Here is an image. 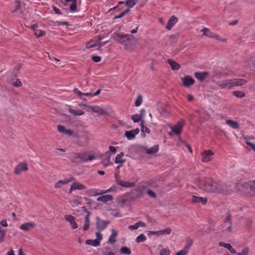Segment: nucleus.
Returning <instances> with one entry per match:
<instances>
[{
    "label": "nucleus",
    "mask_w": 255,
    "mask_h": 255,
    "mask_svg": "<svg viewBox=\"0 0 255 255\" xmlns=\"http://www.w3.org/2000/svg\"><path fill=\"white\" fill-rule=\"evenodd\" d=\"M195 182L200 189L207 192L221 193L223 190L224 185L221 182L215 181L209 178L199 177Z\"/></svg>",
    "instance_id": "nucleus-1"
},
{
    "label": "nucleus",
    "mask_w": 255,
    "mask_h": 255,
    "mask_svg": "<svg viewBox=\"0 0 255 255\" xmlns=\"http://www.w3.org/2000/svg\"><path fill=\"white\" fill-rule=\"evenodd\" d=\"M112 38L119 43L123 44L127 50H130L134 41V37L131 34H125L123 33L114 32Z\"/></svg>",
    "instance_id": "nucleus-2"
},
{
    "label": "nucleus",
    "mask_w": 255,
    "mask_h": 255,
    "mask_svg": "<svg viewBox=\"0 0 255 255\" xmlns=\"http://www.w3.org/2000/svg\"><path fill=\"white\" fill-rule=\"evenodd\" d=\"M247 81L244 79L234 78L232 79L220 80L218 81L216 84L221 89H230L234 87L245 85Z\"/></svg>",
    "instance_id": "nucleus-3"
},
{
    "label": "nucleus",
    "mask_w": 255,
    "mask_h": 255,
    "mask_svg": "<svg viewBox=\"0 0 255 255\" xmlns=\"http://www.w3.org/2000/svg\"><path fill=\"white\" fill-rule=\"evenodd\" d=\"M73 155L75 158H79L83 162L92 161L97 159V157L96 152L94 151H90L82 154L75 153H74Z\"/></svg>",
    "instance_id": "nucleus-4"
},
{
    "label": "nucleus",
    "mask_w": 255,
    "mask_h": 255,
    "mask_svg": "<svg viewBox=\"0 0 255 255\" xmlns=\"http://www.w3.org/2000/svg\"><path fill=\"white\" fill-rule=\"evenodd\" d=\"M231 220V216L230 215L228 216L225 223L222 225L219 229L222 230L224 235H228L232 231Z\"/></svg>",
    "instance_id": "nucleus-5"
},
{
    "label": "nucleus",
    "mask_w": 255,
    "mask_h": 255,
    "mask_svg": "<svg viewBox=\"0 0 255 255\" xmlns=\"http://www.w3.org/2000/svg\"><path fill=\"white\" fill-rule=\"evenodd\" d=\"M201 31L203 32V35L211 38H215L218 40L225 42L226 41V39H222L220 38V36L217 34H215L213 32H212L208 28L204 27L201 30Z\"/></svg>",
    "instance_id": "nucleus-6"
},
{
    "label": "nucleus",
    "mask_w": 255,
    "mask_h": 255,
    "mask_svg": "<svg viewBox=\"0 0 255 255\" xmlns=\"http://www.w3.org/2000/svg\"><path fill=\"white\" fill-rule=\"evenodd\" d=\"M115 180L116 183L120 186L125 188H131L135 186L134 182H129L125 181L120 179L119 176L115 174Z\"/></svg>",
    "instance_id": "nucleus-7"
},
{
    "label": "nucleus",
    "mask_w": 255,
    "mask_h": 255,
    "mask_svg": "<svg viewBox=\"0 0 255 255\" xmlns=\"http://www.w3.org/2000/svg\"><path fill=\"white\" fill-rule=\"evenodd\" d=\"M109 223V221L102 220L98 217L96 218V226L97 229L99 231H103L105 229Z\"/></svg>",
    "instance_id": "nucleus-8"
},
{
    "label": "nucleus",
    "mask_w": 255,
    "mask_h": 255,
    "mask_svg": "<svg viewBox=\"0 0 255 255\" xmlns=\"http://www.w3.org/2000/svg\"><path fill=\"white\" fill-rule=\"evenodd\" d=\"M139 132V129L136 128L134 129L126 131L125 132V137L129 140L133 139L136 135H137Z\"/></svg>",
    "instance_id": "nucleus-9"
},
{
    "label": "nucleus",
    "mask_w": 255,
    "mask_h": 255,
    "mask_svg": "<svg viewBox=\"0 0 255 255\" xmlns=\"http://www.w3.org/2000/svg\"><path fill=\"white\" fill-rule=\"evenodd\" d=\"M64 218L69 223L72 229H76L78 228V225L74 216L71 215H66L64 216Z\"/></svg>",
    "instance_id": "nucleus-10"
},
{
    "label": "nucleus",
    "mask_w": 255,
    "mask_h": 255,
    "mask_svg": "<svg viewBox=\"0 0 255 255\" xmlns=\"http://www.w3.org/2000/svg\"><path fill=\"white\" fill-rule=\"evenodd\" d=\"M191 202L192 204L200 203L204 205L207 202V198L193 195L192 196Z\"/></svg>",
    "instance_id": "nucleus-11"
},
{
    "label": "nucleus",
    "mask_w": 255,
    "mask_h": 255,
    "mask_svg": "<svg viewBox=\"0 0 255 255\" xmlns=\"http://www.w3.org/2000/svg\"><path fill=\"white\" fill-rule=\"evenodd\" d=\"M213 152L210 150H205L202 154V161L207 162L212 160Z\"/></svg>",
    "instance_id": "nucleus-12"
},
{
    "label": "nucleus",
    "mask_w": 255,
    "mask_h": 255,
    "mask_svg": "<svg viewBox=\"0 0 255 255\" xmlns=\"http://www.w3.org/2000/svg\"><path fill=\"white\" fill-rule=\"evenodd\" d=\"M183 125L184 122L183 121H181L179 122L175 126L170 127L171 131L173 132L175 134L179 135L180 134L182 131V128H183Z\"/></svg>",
    "instance_id": "nucleus-13"
},
{
    "label": "nucleus",
    "mask_w": 255,
    "mask_h": 255,
    "mask_svg": "<svg viewBox=\"0 0 255 255\" xmlns=\"http://www.w3.org/2000/svg\"><path fill=\"white\" fill-rule=\"evenodd\" d=\"M27 170V164L25 162H21L18 164L14 169V173L16 174H20L22 171Z\"/></svg>",
    "instance_id": "nucleus-14"
},
{
    "label": "nucleus",
    "mask_w": 255,
    "mask_h": 255,
    "mask_svg": "<svg viewBox=\"0 0 255 255\" xmlns=\"http://www.w3.org/2000/svg\"><path fill=\"white\" fill-rule=\"evenodd\" d=\"M182 81L184 86L186 87L193 85L195 82L194 80L189 76H186L182 78Z\"/></svg>",
    "instance_id": "nucleus-15"
},
{
    "label": "nucleus",
    "mask_w": 255,
    "mask_h": 255,
    "mask_svg": "<svg viewBox=\"0 0 255 255\" xmlns=\"http://www.w3.org/2000/svg\"><path fill=\"white\" fill-rule=\"evenodd\" d=\"M124 155V153L123 152H121L119 154H117L115 157V163L116 164H119V166H122L126 161V159L123 158Z\"/></svg>",
    "instance_id": "nucleus-16"
},
{
    "label": "nucleus",
    "mask_w": 255,
    "mask_h": 255,
    "mask_svg": "<svg viewBox=\"0 0 255 255\" xmlns=\"http://www.w3.org/2000/svg\"><path fill=\"white\" fill-rule=\"evenodd\" d=\"M75 180L74 177H71L69 178L64 179V180H59L55 183L54 187L55 188H60L63 185L66 184Z\"/></svg>",
    "instance_id": "nucleus-17"
},
{
    "label": "nucleus",
    "mask_w": 255,
    "mask_h": 255,
    "mask_svg": "<svg viewBox=\"0 0 255 255\" xmlns=\"http://www.w3.org/2000/svg\"><path fill=\"white\" fill-rule=\"evenodd\" d=\"M178 19L177 18L174 16L172 15L168 20V22L167 25L166 26V28L170 30L173 26L177 22Z\"/></svg>",
    "instance_id": "nucleus-18"
},
{
    "label": "nucleus",
    "mask_w": 255,
    "mask_h": 255,
    "mask_svg": "<svg viewBox=\"0 0 255 255\" xmlns=\"http://www.w3.org/2000/svg\"><path fill=\"white\" fill-rule=\"evenodd\" d=\"M85 189L86 186L83 184L79 182H74L71 186L69 189V192L71 193L73 191L75 190H83Z\"/></svg>",
    "instance_id": "nucleus-19"
},
{
    "label": "nucleus",
    "mask_w": 255,
    "mask_h": 255,
    "mask_svg": "<svg viewBox=\"0 0 255 255\" xmlns=\"http://www.w3.org/2000/svg\"><path fill=\"white\" fill-rule=\"evenodd\" d=\"M86 194L89 196H96L103 194L102 190L98 189H91L87 190Z\"/></svg>",
    "instance_id": "nucleus-20"
},
{
    "label": "nucleus",
    "mask_w": 255,
    "mask_h": 255,
    "mask_svg": "<svg viewBox=\"0 0 255 255\" xmlns=\"http://www.w3.org/2000/svg\"><path fill=\"white\" fill-rule=\"evenodd\" d=\"M35 227V224L33 222H27V223L22 224L19 227V228L20 230H21L23 231H28L30 229L33 228Z\"/></svg>",
    "instance_id": "nucleus-21"
},
{
    "label": "nucleus",
    "mask_w": 255,
    "mask_h": 255,
    "mask_svg": "<svg viewBox=\"0 0 255 255\" xmlns=\"http://www.w3.org/2000/svg\"><path fill=\"white\" fill-rule=\"evenodd\" d=\"M57 129L59 132L69 136H71L73 134V132L71 130L66 129L64 126L61 125H58L57 126Z\"/></svg>",
    "instance_id": "nucleus-22"
},
{
    "label": "nucleus",
    "mask_w": 255,
    "mask_h": 255,
    "mask_svg": "<svg viewBox=\"0 0 255 255\" xmlns=\"http://www.w3.org/2000/svg\"><path fill=\"white\" fill-rule=\"evenodd\" d=\"M113 198V196L111 195H105L98 197L97 200L98 201H101L103 203H106L112 200Z\"/></svg>",
    "instance_id": "nucleus-23"
},
{
    "label": "nucleus",
    "mask_w": 255,
    "mask_h": 255,
    "mask_svg": "<svg viewBox=\"0 0 255 255\" xmlns=\"http://www.w3.org/2000/svg\"><path fill=\"white\" fill-rule=\"evenodd\" d=\"M90 224V213H88L84 218V224L83 227V231H87L89 229Z\"/></svg>",
    "instance_id": "nucleus-24"
},
{
    "label": "nucleus",
    "mask_w": 255,
    "mask_h": 255,
    "mask_svg": "<svg viewBox=\"0 0 255 255\" xmlns=\"http://www.w3.org/2000/svg\"><path fill=\"white\" fill-rule=\"evenodd\" d=\"M119 148V147H115L113 146H110L109 147V150L106 151V155L107 157H109V159L111 158V155L112 154H115L117 151V149Z\"/></svg>",
    "instance_id": "nucleus-25"
},
{
    "label": "nucleus",
    "mask_w": 255,
    "mask_h": 255,
    "mask_svg": "<svg viewBox=\"0 0 255 255\" xmlns=\"http://www.w3.org/2000/svg\"><path fill=\"white\" fill-rule=\"evenodd\" d=\"M208 74V72H195L194 74V76L198 80L200 81H203L207 75Z\"/></svg>",
    "instance_id": "nucleus-26"
},
{
    "label": "nucleus",
    "mask_w": 255,
    "mask_h": 255,
    "mask_svg": "<svg viewBox=\"0 0 255 255\" xmlns=\"http://www.w3.org/2000/svg\"><path fill=\"white\" fill-rule=\"evenodd\" d=\"M226 123L230 127L234 129H238L239 128V124L234 121L231 120H227L226 121Z\"/></svg>",
    "instance_id": "nucleus-27"
},
{
    "label": "nucleus",
    "mask_w": 255,
    "mask_h": 255,
    "mask_svg": "<svg viewBox=\"0 0 255 255\" xmlns=\"http://www.w3.org/2000/svg\"><path fill=\"white\" fill-rule=\"evenodd\" d=\"M167 61L172 70H177L180 68V66L178 63L170 59H168Z\"/></svg>",
    "instance_id": "nucleus-28"
},
{
    "label": "nucleus",
    "mask_w": 255,
    "mask_h": 255,
    "mask_svg": "<svg viewBox=\"0 0 255 255\" xmlns=\"http://www.w3.org/2000/svg\"><path fill=\"white\" fill-rule=\"evenodd\" d=\"M112 234L109 238V242L111 244H114L116 241V237L118 235V233L114 229L111 230Z\"/></svg>",
    "instance_id": "nucleus-29"
},
{
    "label": "nucleus",
    "mask_w": 255,
    "mask_h": 255,
    "mask_svg": "<svg viewBox=\"0 0 255 255\" xmlns=\"http://www.w3.org/2000/svg\"><path fill=\"white\" fill-rule=\"evenodd\" d=\"M86 244L88 245H91L93 247H98L100 246V243H99L98 240H87L85 242Z\"/></svg>",
    "instance_id": "nucleus-30"
},
{
    "label": "nucleus",
    "mask_w": 255,
    "mask_h": 255,
    "mask_svg": "<svg viewBox=\"0 0 255 255\" xmlns=\"http://www.w3.org/2000/svg\"><path fill=\"white\" fill-rule=\"evenodd\" d=\"M120 253L121 254L124 255H130L131 254V251L129 248L127 247H123L121 248Z\"/></svg>",
    "instance_id": "nucleus-31"
},
{
    "label": "nucleus",
    "mask_w": 255,
    "mask_h": 255,
    "mask_svg": "<svg viewBox=\"0 0 255 255\" xmlns=\"http://www.w3.org/2000/svg\"><path fill=\"white\" fill-rule=\"evenodd\" d=\"M69 112L75 116H81L84 114V112L81 110L70 109Z\"/></svg>",
    "instance_id": "nucleus-32"
},
{
    "label": "nucleus",
    "mask_w": 255,
    "mask_h": 255,
    "mask_svg": "<svg viewBox=\"0 0 255 255\" xmlns=\"http://www.w3.org/2000/svg\"><path fill=\"white\" fill-rule=\"evenodd\" d=\"M159 150V147L157 145H155L152 147H150L147 150L148 154H152L156 153Z\"/></svg>",
    "instance_id": "nucleus-33"
},
{
    "label": "nucleus",
    "mask_w": 255,
    "mask_h": 255,
    "mask_svg": "<svg viewBox=\"0 0 255 255\" xmlns=\"http://www.w3.org/2000/svg\"><path fill=\"white\" fill-rule=\"evenodd\" d=\"M141 118V115L138 114L133 115L131 117V119L134 123H137L139 121L141 122L142 121Z\"/></svg>",
    "instance_id": "nucleus-34"
},
{
    "label": "nucleus",
    "mask_w": 255,
    "mask_h": 255,
    "mask_svg": "<svg viewBox=\"0 0 255 255\" xmlns=\"http://www.w3.org/2000/svg\"><path fill=\"white\" fill-rule=\"evenodd\" d=\"M136 2L137 0H127L125 2V4L129 8H131L135 5Z\"/></svg>",
    "instance_id": "nucleus-35"
},
{
    "label": "nucleus",
    "mask_w": 255,
    "mask_h": 255,
    "mask_svg": "<svg viewBox=\"0 0 255 255\" xmlns=\"http://www.w3.org/2000/svg\"><path fill=\"white\" fill-rule=\"evenodd\" d=\"M233 95L239 98H242L245 96V94L243 92L239 91L233 92Z\"/></svg>",
    "instance_id": "nucleus-36"
},
{
    "label": "nucleus",
    "mask_w": 255,
    "mask_h": 255,
    "mask_svg": "<svg viewBox=\"0 0 255 255\" xmlns=\"http://www.w3.org/2000/svg\"><path fill=\"white\" fill-rule=\"evenodd\" d=\"M142 97L140 95H138L134 103L135 107H139L142 104Z\"/></svg>",
    "instance_id": "nucleus-37"
},
{
    "label": "nucleus",
    "mask_w": 255,
    "mask_h": 255,
    "mask_svg": "<svg viewBox=\"0 0 255 255\" xmlns=\"http://www.w3.org/2000/svg\"><path fill=\"white\" fill-rule=\"evenodd\" d=\"M171 232V229L169 228H167L163 230H159V236L163 235H169Z\"/></svg>",
    "instance_id": "nucleus-38"
},
{
    "label": "nucleus",
    "mask_w": 255,
    "mask_h": 255,
    "mask_svg": "<svg viewBox=\"0 0 255 255\" xmlns=\"http://www.w3.org/2000/svg\"><path fill=\"white\" fill-rule=\"evenodd\" d=\"M143 121H141L140 122V126H141V132H144L146 133H150V130L148 128H147L146 127H144L143 126Z\"/></svg>",
    "instance_id": "nucleus-39"
},
{
    "label": "nucleus",
    "mask_w": 255,
    "mask_h": 255,
    "mask_svg": "<svg viewBox=\"0 0 255 255\" xmlns=\"http://www.w3.org/2000/svg\"><path fill=\"white\" fill-rule=\"evenodd\" d=\"M135 240L137 243L143 242L146 240V237L144 234H141L136 237Z\"/></svg>",
    "instance_id": "nucleus-40"
},
{
    "label": "nucleus",
    "mask_w": 255,
    "mask_h": 255,
    "mask_svg": "<svg viewBox=\"0 0 255 255\" xmlns=\"http://www.w3.org/2000/svg\"><path fill=\"white\" fill-rule=\"evenodd\" d=\"M5 236V230H3L0 226V243L3 242Z\"/></svg>",
    "instance_id": "nucleus-41"
},
{
    "label": "nucleus",
    "mask_w": 255,
    "mask_h": 255,
    "mask_svg": "<svg viewBox=\"0 0 255 255\" xmlns=\"http://www.w3.org/2000/svg\"><path fill=\"white\" fill-rule=\"evenodd\" d=\"M192 240L191 238H187L186 241V245L184 248L189 250L190 248L192 246Z\"/></svg>",
    "instance_id": "nucleus-42"
},
{
    "label": "nucleus",
    "mask_w": 255,
    "mask_h": 255,
    "mask_svg": "<svg viewBox=\"0 0 255 255\" xmlns=\"http://www.w3.org/2000/svg\"><path fill=\"white\" fill-rule=\"evenodd\" d=\"M35 35L37 37H40L45 34V32L40 29H37L34 32Z\"/></svg>",
    "instance_id": "nucleus-43"
},
{
    "label": "nucleus",
    "mask_w": 255,
    "mask_h": 255,
    "mask_svg": "<svg viewBox=\"0 0 255 255\" xmlns=\"http://www.w3.org/2000/svg\"><path fill=\"white\" fill-rule=\"evenodd\" d=\"M170 255V251L166 249V248H163L160 250L159 252V255Z\"/></svg>",
    "instance_id": "nucleus-44"
},
{
    "label": "nucleus",
    "mask_w": 255,
    "mask_h": 255,
    "mask_svg": "<svg viewBox=\"0 0 255 255\" xmlns=\"http://www.w3.org/2000/svg\"><path fill=\"white\" fill-rule=\"evenodd\" d=\"M189 250L184 248L182 250L177 252L175 255H187Z\"/></svg>",
    "instance_id": "nucleus-45"
},
{
    "label": "nucleus",
    "mask_w": 255,
    "mask_h": 255,
    "mask_svg": "<svg viewBox=\"0 0 255 255\" xmlns=\"http://www.w3.org/2000/svg\"><path fill=\"white\" fill-rule=\"evenodd\" d=\"M97 45V43L96 42L94 41H91L88 43L86 45V47L87 48H90L95 46H96Z\"/></svg>",
    "instance_id": "nucleus-46"
},
{
    "label": "nucleus",
    "mask_w": 255,
    "mask_h": 255,
    "mask_svg": "<svg viewBox=\"0 0 255 255\" xmlns=\"http://www.w3.org/2000/svg\"><path fill=\"white\" fill-rule=\"evenodd\" d=\"M225 248L227 249L231 254H236V251L230 244H228Z\"/></svg>",
    "instance_id": "nucleus-47"
},
{
    "label": "nucleus",
    "mask_w": 255,
    "mask_h": 255,
    "mask_svg": "<svg viewBox=\"0 0 255 255\" xmlns=\"http://www.w3.org/2000/svg\"><path fill=\"white\" fill-rule=\"evenodd\" d=\"M247 65L250 67H255V60H249L247 62Z\"/></svg>",
    "instance_id": "nucleus-48"
},
{
    "label": "nucleus",
    "mask_w": 255,
    "mask_h": 255,
    "mask_svg": "<svg viewBox=\"0 0 255 255\" xmlns=\"http://www.w3.org/2000/svg\"><path fill=\"white\" fill-rule=\"evenodd\" d=\"M110 159H109V157H107V159L103 160L102 161V163L105 167L108 166L110 164Z\"/></svg>",
    "instance_id": "nucleus-49"
},
{
    "label": "nucleus",
    "mask_w": 255,
    "mask_h": 255,
    "mask_svg": "<svg viewBox=\"0 0 255 255\" xmlns=\"http://www.w3.org/2000/svg\"><path fill=\"white\" fill-rule=\"evenodd\" d=\"M76 1L72 2L70 5V10L72 11H75L76 9Z\"/></svg>",
    "instance_id": "nucleus-50"
},
{
    "label": "nucleus",
    "mask_w": 255,
    "mask_h": 255,
    "mask_svg": "<svg viewBox=\"0 0 255 255\" xmlns=\"http://www.w3.org/2000/svg\"><path fill=\"white\" fill-rule=\"evenodd\" d=\"M249 252V249L247 247H245L243 248V250L241 252L242 255H247Z\"/></svg>",
    "instance_id": "nucleus-51"
},
{
    "label": "nucleus",
    "mask_w": 255,
    "mask_h": 255,
    "mask_svg": "<svg viewBox=\"0 0 255 255\" xmlns=\"http://www.w3.org/2000/svg\"><path fill=\"white\" fill-rule=\"evenodd\" d=\"M96 240H98L99 243H100L102 239V235L100 232H97L96 233Z\"/></svg>",
    "instance_id": "nucleus-52"
},
{
    "label": "nucleus",
    "mask_w": 255,
    "mask_h": 255,
    "mask_svg": "<svg viewBox=\"0 0 255 255\" xmlns=\"http://www.w3.org/2000/svg\"><path fill=\"white\" fill-rule=\"evenodd\" d=\"M92 59L95 62H99L101 61V58L99 56H93L92 57Z\"/></svg>",
    "instance_id": "nucleus-53"
},
{
    "label": "nucleus",
    "mask_w": 255,
    "mask_h": 255,
    "mask_svg": "<svg viewBox=\"0 0 255 255\" xmlns=\"http://www.w3.org/2000/svg\"><path fill=\"white\" fill-rule=\"evenodd\" d=\"M0 226L1 227H7L8 226V224L7 221L5 220H2L0 221Z\"/></svg>",
    "instance_id": "nucleus-54"
},
{
    "label": "nucleus",
    "mask_w": 255,
    "mask_h": 255,
    "mask_svg": "<svg viewBox=\"0 0 255 255\" xmlns=\"http://www.w3.org/2000/svg\"><path fill=\"white\" fill-rule=\"evenodd\" d=\"M12 85L15 87H19L21 86V82L19 80L17 79L15 82L13 83Z\"/></svg>",
    "instance_id": "nucleus-55"
},
{
    "label": "nucleus",
    "mask_w": 255,
    "mask_h": 255,
    "mask_svg": "<svg viewBox=\"0 0 255 255\" xmlns=\"http://www.w3.org/2000/svg\"><path fill=\"white\" fill-rule=\"evenodd\" d=\"M115 188H116L115 187L113 186L108 189L105 190H102V191L103 192V194H106V193H109L110 192L114 191L115 189Z\"/></svg>",
    "instance_id": "nucleus-56"
},
{
    "label": "nucleus",
    "mask_w": 255,
    "mask_h": 255,
    "mask_svg": "<svg viewBox=\"0 0 255 255\" xmlns=\"http://www.w3.org/2000/svg\"><path fill=\"white\" fill-rule=\"evenodd\" d=\"M147 194L151 197H153V198H155L156 197V195H155V194L151 190H148L147 192Z\"/></svg>",
    "instance_id": "nucleus-57"
},
{
    "label": "nucleus",
    "mask_w": 255,
    "mask_h": 255,
    "mask_svg": "<svg viewBox=\"0 0 255 255\" xmlns=\"http://www.w3.org/2000/svg\"><path fill=\"white\" fill-rule=\"evenodd\" d=\"M128 229L130 230H136L138 229V226L136 223H135L134 225L129 226Z\"/></svg>",
    "instance_id": "nucleus-58"
},
{
    "label": "nucleus",
    "mask_w": 255,
    "mask_h": 255,
    "mask_svg": "<svg viewBox=\"0 0 255 255\" xmlns=\"http://www.w3.org/2000/svg\"><path fill=\"white\" fill-rule=\"evenodd\" d=\"M247 144L249 145L251 147H252L254 150L255 151V144L250 141H247Z\"/></svg>",
    "instance_id": "nucleus-59"
},
{
    "label": "nucleus",
    "mask_w": 255,
    "mask_h": 255,
    "mask_svg": "<svg viewBox=\"0 0 255 255\" xmlns=\"http://www.w3.org/2000/svg\"><path fill=\"white\" fill-rule=\"evenodd\" d=\"M137 225L138 226V228L139 227H145V224L142 222L139 221L136 223Z\"/></svg>",
    "instance_id": "nucleus-60"
},
{
    "label": "nucleus",
    "mask_w": 255,
    "mask_h": 255,
    "mask_svg": "<svg viewBox=\"0 0 255 255\" xmlns=\"http://www.w3.org/2000/svg\"><path fill=\"white\" fill-rule=\"evenodd\" d=\"M149 234L156 235L157 236H159V231H149Z\"/></svg>",
    "instance_id": "nucleus-61"
},
{
    "label": "nucleus",
    "mask_w": 255,
    "mask_h": 255,
    "mask_svg": "<svg viewBox=\"0 0 255 255\" xmlns=\"http://www.w3.org/2000/svg\"><path fill=\"white\" fill-rule=\"evenodd\" d=\"M124 16V14L123 13V12H121L120 14L115 16L114 19H116L121 18L123 17Z\"/></svg>",
    "instance_id": "nucleus-62"
},
{
    "label": "nucleus",
    "mask_w": 255,
    "mask_h": 255,
    "mask_svg": "<svg viewBox=\"0 0 255 255\" xmlns=\"http://www.w3.org/2000/svg\"><path fill=\"white\" fill-rule=\"evenodd\" d=\"M37 27H38V25L37 24H34L32 25H31V29H32L34 32L35 31V30L37 29Z\"/></svg>",
    "instance_id": "nucleus-63"
},
{
    "label": "nucleus",
    "mask_w": 255,
    "mask_h": 255,
    "mask_svg": "<svg viewBox=\"0 0 255 255\" xmlns=\"http://www.w3.org/2000/svg\"><path fill=\"white\" fill-rule=\"evenodd\" d=\"M228 244V243H224V242H220L219 243V245L220 247H224L225 248L227 247V245Z\"/></svg>",
    "instance_id": "nucleus-64"
}]
</instances>
